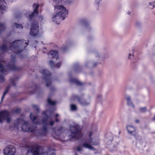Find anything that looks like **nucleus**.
<instances>
[{
	"label": "nucleus",
	"mask_w": 155,
	"mask_h": 155,
	"mask_svg": "<svg viewBox=\"0 0 155 155\" xmlns=\"http://www.w3.org/2000/svg\"><path fill=\"white\" fill-rule=\"evenodd\" d=\"M64 0H52L54 5V13L52 15L51 21L56 24H59L61 20H64L67 15L68 11L63 5H58L61 3Z\"/></svg>",
	"instance_id": "f257e3e1"
},
{
	"label": "nucleus",
	"mask_w": 155,
	"mask_h": 155,
	"mask_svg": "<svg viewBox=\"0 0 155 155\" xmlns=\"http://www.w3.org/2000/svg\"><path fill=\"white\" fill-rule=\"evenodd\" d=\"M28 45V41L25 40H16L13 42L10 47V49L15 54H18Z\"/></svg>",
	"instance_id": "f03ea898"
},
{
	"label": "nucleus",
	"mask_w": 155,
	"mask_h": 155,
	"mask_svg": "<svg viewBox=\"0 0 155 155\" xmlns=\"http://www.w3.org/2000/svg\"><path fill=\"white\" fill-rule=\"evenodd\" d=\"M95 134L94 132L91 133L89 135V138L83 143V147L90 150H94V149L92 145H96L99 143L98 134V133H97V136L95 138L94 135Z\"/></svg>",
	"instance_id": "7ed1b4c3"
},
{
	"label": "nucleus",
	"mask_w": 155,
	"mask_h": 155,
	"mask_svg": "<svg viewBox=\"0 0 155 155\" xmlns=\"http://www.w3.org/2000/svg\"><path fill=\"white\" fill-rule=\"evenodd\" d=\"M15 127L18 129L19 127H21L22 130L24 131L31 132L35 130V128L30 127L29 124L27 122H25L22 119H19L15 122Z\"/></svg>",
	"instance_id": "20e7f679"
},
{
	"label": "nucleus",
	"mask_w": 155,
	"mask_h": 155,
	"mask_svg": "<svg viewBox=\"0 0 155 155\" xmlns=\"http://www.w3.org/2000/svg\"><path fill=\"white\" fill-rule=\"evenodd\" d=\"M70 130L71 133L72 137L79 139L81 137L82 134L78 124L74 123L71 124L70 127Z\"/></svg>",
	"instance_id": "39448f33"
},
{
	"label": "nucleus",
	"mask_w": 155,
	"mask_h": 155,
	"mask_svg": "<svg viewBox=\"0 0 155 155\" xmlns=\"http://www.w3.org/2000/svg\"><path fill=\"white\" fill-rule=\"evenodd\" d=\"M30 35L33 36H38L39 35V26L36 21H33L32 23Z\"/></svg>",
	"instance_id": "423d86ee"
},
{
	"label": "nucleus",
	"mask_w": 155,
	"mask_h": 155,
	"mask_svg": "<svg viewBox=\"0 0 155 155\" xmlns=\"http://www.w3.org/2000/svg\"><path fill=\"white\" fill-rule=\"evenodd\" d=\"M39 6V5L38 4L35 3L33 5L34 12L32 13L28 12L26 15V16L27 17H28L29 19H31L33 17L38 14V9Z\"/></svg>",
	"instance_id": "0eeeda50"
},
{
	"label": "nucleus",
	"mask_w": 155,
	"mask_h": 155,
	"mask_svg": "<svg viewBox=\"0 0 155 155\" xmlns=\"http://www.w3.org/2000/svg\"><path fill=\"white\" fill-rule=\"evenodd\" d=\"M27 155H48L47 153H42L40 154L39 153L38 149L37 148H33L29 149L27 152ZM51 155H55L52 153Z\"/></svg>",
	"instance_id": "6e6552de"
},
{
	"label": "nucleus",
	"mask_w": 155,
	"mask_h": 155,
	"mask_svg": "<svg viewBox=\"0 0 155 155\" xmlns=\"http://www.w3.org/2000/svg\"><path fill=\"white\" fill-rule=\"evenodd\" d=\"M15 152V149L11 145L7 146L4 150L5 155H14Z\"/></svg>",
	"instance_id": "1a4fd4ad"
},
{
	"label": "nucleus",
	"mask_w": 155,
	"mask_h": 155,
	"mask_svg": "<svg viewBox=\"0 0 155 155\" xmlns=\"http://www.w3.org/2000/svg\"><path fill=\"white\" fill-rule=\"evenodd\" d=\"M9 113L7 111H2L0 112V122L2 123L3 120L6 119L7 122L9 123L10 121L9 118Z\"/></svg>",
	"instance_id": "9d476101"
},
{
	"label": "nucleus",
	"mask_w": 155,
	"mask_h": 155,
	"mask_svg": "<svg viewBox=\"0 0 155 155\" xmlns=\"http://www.w3.org/2000/svg\"><path fill=\"white\" fill-rule=\"evenodd\" d=\"M6 4L4 0H0V9L2 11H5L7 9ZM5 28V25L3 24L0 23V30L2 31Z\"/></svg>",
	"instance_id": "9b49d317"
},
{
	"label": "nucleus",
	"mask_w": 155,
	"mask_h": 155,
	"mask_svg": "<svg viewBox=\"0 0 155 155\" xmlns=\"http://www.w3.org/2000/svg\"><path fill=\"white\" fill-rule=\"evenodd\" d=\"M127 129L128 133L130 135H133L135 133V129L134 127L131 125H127Z\"/></svg>",
	"instance_id": "f8f14e48"
},
{
	"label": "nucleus",
	"mask_w": 155,
	"mask_h": 155,
	"mask_svg": "<svg viewBox=\"0 0 155 155\" xmlns=\"http://www.w3.org/2000/svg\"><path fill=\"white\" fill-rule=\"evenodd\" d=\"M125 98L127 101L128 105L133 108H134V106L130 100V96L128 95H126L125 96Z\"/></svg>",
	"instance_id": "ddd939ff"
},
{
	"label": "nucleus",
	"mask_w": 155,
	"mask_h": 155,
	"mask_svg": "<svg viewBox=\"0 0 155 155\" xmlns=\"http://www.w3.org/2000/svg\"><path fill=\"white\" fill-rule=\"evenodd\" d=\"M49 56H51L52 57L55 58L56 59L58 58V54L57 52L55 50H51L48 53Z\"/></svg>",
	"instance_id": "4468645a"
},
{
	"label": "nucleus",
	"mask_w": 155,
	"mask_h": 155,
	"mask_svg": "<svg viewBox=\"0 0 155 155\" xmlns=\"http://www.w3.org/2000/svg\"><path fill=\"white\" fill-rule=\"evenodd\" d=\"M30 117L31 120L34 123H38L39 124L41 123L38 122V119L37 118L36 115L31 114L30 115Z\"/></svg>",
	"instance_id": "2eb2a0df"
},
{
	"label": "nucleus",
	"mask_w": 155,
	"mask_h": 155,
	"mask_svg": "<svg viewBox=\"0 0 155 155\" xmlns=\"http://www.w3.org/2000/svg\"><path fill=\"white\" fill-rule=\"evenodd\" d=\"M102 0H95L94 4V7L96 9H98L101 4Z\"/></svg>",
	"instance_id": "dca6fc26"
},
{
	"label": "nucleus",
	"mask_w": 155,
	"mask_h": 155,
	"mask_svg": "<svg viewBox=\"0 0 155 155\" xmlns=\"http://www.w3.org/2000/svg\"><path fill=\"white\" fill-rule=\"evenodd\" d=\"M47 132L46 129L45 128H44L43 130L39 131V134L37 136H43L45 135L47 133Z\"/></svg>",
	"instance_id": "f3484780"
},
{
	"label": "nucleus",
	"mask_w": 155,
	"mask_h": 155,
	"mask_svg": "<svg viewBox=\"0 0 155 155\" xmlns=\"http://www.w3.org/2000/svg\"><path fill=\"white\" fill-rule=\"evenodd\" d=\"M43 114L46 117V118H44L42 121V123L44 124H47V120L48 119V117L47 114V112H44Z\"/></svg>",
	"instance_id": "a211bd4d"
},
{
	"label": "nucleus",
	"mask_w": 155,
	"mask_h": 155,
	"mask_svg": "<svg viewBox=\"0 0 155 155\" xmlns=\"http://www.w3.org/2000/svg\"><path fill=\"white\" fill-rule=\"evenodd\" d=\"M69 81L70 82L75 83V84L77 85H80L81 84V83H80V82L77 80L75 79L71 78L69 80Z\"/></svg>",
	"instance_id": "6ab92c4d"
},
{
	"label": "nucleus",
	"mask_w": 155,
	"mask_h": 155,
	"mask_svg": "<svg viewBox=\"0 0 155 155\" xmlns=\"http://www.w3.org/2000/svg\"><path fill=\"white\" fill-rule=\"evenodd\" d=\"M134 56V51L132 50L129 53L128 56V58L130 60L133 58Z\"/></svg>",
	"instance_id": "aec40b11"
},
{
	"label": "nucleus",
	"mask_w": 155,
	"mask_h": 155,
	"mask_svg": "<svg viewBox=\"0 0 155 155\" xmlns=\"http://www.w3.org/2000/svg\"><path fill=\"white\" fill-rule=\"evenodd\" d=\"M62 130V129L61 128L60 129L58 130L55 131L54 133L57 136H60L61 134Z\"/></svg>",
	"instance_id": "412c9836"
},
{
	"label": "nucleus",
	"mask_w": 155,
	"mask_h": 155,
	"mask_svg": "<svg viewBox=\"0 0 155 155\" xmlns=\"http://www.w3.org/2000/svg\"><path fill=\"white\" fill-rule=\"evenodd\" d=\"M48 102L49 104L52 105H54L56 103L55 101H52L49 98L48 99Z\"/></svg>",
	"instance_id": "4be33fe9"
},
{
	"label": "nucleus",
	"mask_w": 155,
	"mask_h": 155,
	"mask_svg": "<svg viewBox=\"0 0 155 155\" xmlns=\"http://www.w3.org/2000/svg\"><path fill=\"white\" fill-rule=\"evenodd\" d=\"M149 8L150 9H153L154 7V2H152L149 3Z\"/></svg>",
	"instance_id": "5701e85b"
},
{
	"label": "nucleus",
	"mask_w": 155,
	"mask_h": 155,
	"mask_svg": "<svg viewBox=\"0 0 155 155\" xmlns=\"http://www.w3.org/2000/svg\"><path fill=\"white\" fill-rule=\"evenodd\" d=\"M0 50L1 51H6L7 50V48L6 45L2 46L0 48Z\"/></svg>",
	"instance_id": "b1692460"
},
{
	"label": "nucleus",
	"mask_w": 155,
	"mask_h": 155,
	"mask_svg": "<svg viewBox=\"0 0 155 155\" xmlns=\"http://www.w3.org/2000/svg\"><path fill=\"white\" fill-rule=\"evenodd\" d=\"M2 64V63H0V70L2 72L4 73V71L5 68L3 67Z\"/></svg>",
	"instance_id": "393cba45"
},
{
	"label": "nucleus",
	"mask_w": 155,
	"mask_h": 155,
	"mask_svg": "<svg viewBox=\"0 0 155 155\" xmlns=\"http://www.w3.org/2000/svg\"><path fill=\"white\" fill-rule=\"evenodd\" d=\"M76 106L75 105L72 104L71 105V110L74 111L76 110Z\"/></svg>",
	"instance_id": "a878e982"
},
{
	"label": "nucleus",
	"mask_w": 155,
	"mask_h": 155,
	"mask_svg": "<svg viewBox=\"0 0 155 155\" xmlns=\"http://www.w3.org/2000/svg\"><path fill=\"white\" fill-rule=\"evenodd\" d=\"M14 26H15V27L18 28L20 29H22L23 26L21 25H19L17 23H15Z\"/></svg>",
	"instance_id": "bb28decb"
},
{
	"label": "nucleus",
	"mask_w": 155,
	"mask_h": 155,
	"mask_svg": "<svg viewBox=\"0 0 155 155\" xmlns=\"http://www.w3.org/2000/svg\"><path fill=\"white\" fill-rule=\"evenodd\" d=\"M76 150L79 152L81 151L82 150V147L81 146H78L76 148Z\"/></svg>",
	"instance_id": "cd10ccee"
},
{
	"label": "nucleus",
	"mask_w": 155,
	"mask_h": 155,
	"mask_svg": "<svg viewBox=\"0 0 155 155\" xmlns=\"http://www.w3.org/2000/svg\"><path fill=\"white\" fill-rule=\"evenodd\" d=\"M91 27L90 26H85V29L86 31H89L91 29Z\"/></svg>",
	"instance_id": "c85d7f7f"
},
{
	"label": "nucleus",
	"mask_w": 155,
	"mask_h": 155,
	"mask_svg": "<svg viewBox=\"0 0 155 155\" xmlns=\"http://www.w3.org/2000/svg\"><path fill=\"white\" fill-rule=\"evenodd\" d=\"M140 110L141 112H144L146 111V108L145 107L140 108Z\"/></svg>",
	"instance_id": "c756f323"
},
{
	"label": "nucleus",
	"mask_w": 155,
	"mask_h": 155,
	"mask_svg": "<svg viewBox=\"0 0 155 155\" xmlns=\"http://www.w3.org/2000/svg\"><path fill=\"white\" fill-rule=\"evenodd\" d=\"M8 92V90L7 89H6V91H5V92L4 93L3 95L2 98V99H3L4 98L5 95Z\"/></svg>",
	"instance_id": "7c9ffc66"
},
{
	"label": "nucleus",
	"mask_w": 155,
	"mask_h": 155,
	"mask_svg": "<svg viewBox=\"0 0 155 155\" xmlns=\"http://www.w3.org/2000/svg\"><path fill=\"white\" fill-rule=\"evenodd\" d=\"M72 97H73V98L74 100H75V99H78V101H79V98H78V97L76 96V95H74Z\"/></svg>",
	"instance_id": "2f4dec72"
},
{
	"label": "nucleus",
	"mask_w": 155,
	"mask_h": 155,
	"mask_svg": "<svg viewBox=\"0 0 155 155\" xmlns=\"http://www.w3.org/2000/svg\"><path fill=\"white\" fill-rule=\"evenodd\" d=\"M89 104V102H87V103H85V102H84V103H81V104L83 106L87 105H88V104Z\"/></svg>",
	"instance_id": "473e14b6"
},
{
	"label": "nucleus",
	"mask_w": 155,
	"mask_h": 155,
	"mask_svg": "<svg viewBox=\"0 0 155 155\" xmlns=\"http://www.w3.org/2000/svg\"><path fill=\"white\" fill-rule=\"evenodd\" d=\"M47 72V71L46 70H43L41 72L42 74H46Z\"/></svg>",
	"instance_id": "72a5a7b5"
},
{
	"label": "nucleus",
	"mask_w": 155,
	"mask_h": 155,
	"mask_svg": "<svg viewBox=\"0 0 155 155\" xmlns=\"http://www.w3.org/2000/svg\"><path fill=\"white\" fill-rule=\"evenodd\" d=\"M61 65V63H59L56 64V65L55 66L57 68H59L60 66Z\"/></svg>",
	"instance_id": "f704fd0d"
},
{
	"label": "nucleus",
	"mask_w": 155,
	"mask_h": 155,
	"mask_svg": "<svg viewBox=\"0 0 155 155\" xmlns=\"http://www.w3.org/2000/svg\"><path fill=\"white\" fill-rule=\"evenodd\" d=\"M49 63L50 64L51 66H52L53 64H54V62L52 61H49Z\"/></svg>",
	"instance_id": "c9c22d12"
},
{
	"label": "nucleus",
	"mask_w": 155,
	"mask_h": 155,
	"mask_svg": "<svg viewBox=\"0 0 155 155\" xmlns=\"http://www.w3.org/2000/svg\"><path fill=\"white\" fill-rule=\"evenodd\" d=\"M45 83H46V85L47 86H49V85H50V82H48H48H46Z\"/></svg>",
	"instance_id": "e433bc0d"
},
{
	"label": "nucleus",
	"mask_w": 155,
	"mask_h": 155,
	"mask_svg": "<svg viewBox=\"0 0 155 155\" xmlns=\"http://www.w3.org/2000/svg\"><path fill=\"white\" fill-rule=\"evenodd\" d=\"M49 124H50V125L51 126L53 125L54 124V121H51L50 122Z\"/></svg>",
	"instance_id": "4c0bfd02"
},
{
	"label": "nucleus",
	"mask_w": 155,
	"mask_h": 155,
	"mask_svg": "<svg viewBox=\"0 0 155 155\" xmlns=\"http://www.w3.org/2000/svg\"><path fill=\"white\" fill-rule=\"evenodd\" d=\"M135 123H139V120H135Z\"/></svg>",
	"instance_id": "58836bf2"
},
{
	"label": "nucleus",
	"mask_w": 155,
	"mask_h": 155,
	"mask_svg": "<svg viewBox=\"0 0 155 155\" xmlns=\"http://www.w3.org/2000/svg\"><path fill=\"white\" fill-rule=\"evenodd\" d=\"M56 122H58V119H57H57H56Z\"/></svg>",
	"instance_id": "ea45409f"
},
{
	"label": "nucleus",
	"mask_w": 155,
	"mask_h": 155,
	"mask_svg": "<svg viewBox=\"0 0 155 155\" xmlns=\"http://www.w3.org/2000/svg\"><path fill=\"white\" fill-rule=\"evenodd\" d=\"M59 116V115L58 114H56L55 115V117H57L58 116Z\"/></svg>",
	"instance_id": "a19ab883"
},
{
	"label": "nucleus",
	"mask_w": 155,
	"mask_h": 155,
	"mask_svg": "<svg viewBox=\"0 0 155 155\" xmlns=\"http://www.w3.org/2000/svg\"><path fill=\"white\" fill-rule=\"evenodd\" d=\"M96 64H97V63H95V64H93V66H95V65H96Z\"/></svg>",
	"instance_id": "79ce46f5"
},
{
	"label": "nucleus",
	"mask_w": 155,
	"mask_h": 155,
	"mask_svg": "<svg viewBox=\"0 0 155 155\" xmlns=\"http://www.w3.org/2000/svg\"><path fill=\"white\" fill-rule=\"evenodd\" d=\"M37 109L38 110H39V109H38V107H37Z\"/></svg>",
	"instance_id": "37998d69"
},
{
	"label": "nucleus",
	"mask_w": 155,
	"mask_h": 155,
	"mask_svg": "<svg viewBox=\"0 0 155 155\" xmlns=\"http://www.w3.org/2000/svg\"><path fill=\"white\" fill-rule=\"evenodd\" d=\"M25 147H27V145L25 146Z\"/></svg>",
	"instance_id": "c03bdc74"
},
{
	"label": "nucleus",
	"mask_w": 155,
	"mask_h": 155,
	"mask_svg": "<svg viewBox=\"0 0 155 155\" xmlns=\"http://www.w3.org/2000/svg\"><path fill=\"white\" fill-rule=\"evenodd\" d=\"M154 14H155V13H154Z\"/></svg>",
	"instance_id": "a18cd8bd"
}]
</instances>
